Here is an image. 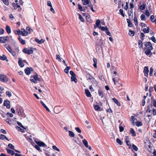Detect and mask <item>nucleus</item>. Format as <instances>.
<instances>
[{"instance_id":"63","label":"nucleus","mask_w":156,"mask_h":156,"mask_svg":"<svg viewBox=\"0 0 156 156\" xmlns=\"http://www.w3.org/2000/svg\"><path fill=\"white\" fill-rule=\"evenodd\" d=\"M3 3L6 5H9V2L8 0H2Z\"/></svg>"},{"instance_id":"37","label":"nucleus","mask_w":156,"mask_h":156,"mask_svg":"<svg viewBox=\"0 0 156 156\" xmlns=\"http://www.w3.org/2000/svg\"><path fill=\"white\" fill-rule=\"evenodd\" d=\"M133 20L135 25L136 26H138V23L137 21V19L136 15H134Z\"/></svg>"},{"instance_id":"46","label":"nucleus","mask_w":156,"mask_h":156,"mask_svg":"<svg viewBox=\"0 0 156 156\" xmlns=\"http://www.w3.org/2000/svg\"><path fill=\"white\" fill-rule=\"evenodd\" d=\"M40 146H39L38 145H36L35 146V148L38 151L40 152H42V151L41 150L40 148Z\"/></svg>"},{"instance_id":"54","label":"nucleus","mask_w":156,"mask_h":156,"mask_svg":"<svg viewBox=\"0 0 156 156\" xmlns=\"http://www.w3.org/2000/svg\"><path fill=\"white\" fill-rule=\"evenodd\" d=\"M132 147L133 149L135 151H137L138 150V147L134 144H133L132 145Z\"/></svg>"},{"instance_id":"14","label":"nucleus","mask_w":156,"mask_h":156,"mask_svg":"<svg viewBox=\"0 0 156 156\" xmlns=\"http://www.w3.org/2000/svg\"><path fill=\"white\" fill-rule=\"evenodd\" d=\"M125 141L127 145L130 147L131 146V144L130 143V141L129 140V137L128 136H125Z\"/></svg>"},{"instance_id":"13","label":"nucleus","mask_w":156,"mask_h":156,"mask_svg":"<svg viewBox=\"0 0 156 156\" xmlns=\"http://www.w3.org/2000/svg\"><path fill=\"white\" fill-rule=\"evenodd\" d=\"M3 105L5 106L7 108H10V101L7 100H5L4 101Z\"/></svg>"},{"instance_id":"62","label":"nucleus","mask_w":156,"mask_h":156,"mask_svg":"<svg viewBox=\"0 0 156 156\" xmlns=\"http://www.w3.org/2000/svg\"><path fill=\"white\" fill-rule=\"evenodd\" d=\"M78 9L80 11H83V9L82 7V6L81 5H80V4H78Z\"/></svg>"},{"instance_id":"23","label":"nucleus","mask_w":156,"mask_h":156,"mask_svg":"<svg viewBox=\"0 0 156 156\" xmlns=\"http://www.w3.org/2000/svg\"><path fill=\"white\" fill-rule=\"evenodd\" d=\"M130 133L132 134V136H135L136 135L135 132L134 130L133 129L130 128L129 130Z\"/></svg>"},{"instance_id":"52","label":"nucleus","mask_w":156,"mask_h":156,"mask_svg":"<svg viewBox=\"0 0 156 156\" xmlns=\"http://www.w3.org/2000/svg\"><path fill=\"white\" fill-rule=\"evenodd\" d=\"M140 18L142 20H145V15L144 14H142L140 16Z\"/></svg>"},{"instance_id":"43","label":"nucleus","mask_w":156,"mask_h":156,"mask_svg":"<svg viewBox=\"0 0 156 156\" xmlns=\"http://www.w3.org/2000/svg\"><path fill=\"white\" fill-rule=\"evenodd\" d=\"M13 6L14 7V9H16L17 8H20V6L18 4V3L15 4L14 3L13 4Z\"/></svg>"},{"instance_id":"11","label":"nucleus","mask_w":156,"mask_h":156,"mask_svg":"<svg viewBox=\"0 0 156 156\" xmlns=\"http://www.w3.org/2000/svg\"><path fill=\"white\" fill-rule=\"evenodd\" d=\"M144 76L147 77L149 72V69L147 66H145L143 71Z\"/></svg>"},{"instance_id":"42","label":"nucleus","mask_w":156,"mask_h":156,"mask_svg":"<svg viewBox=\"0 0 156 156\" xmlns=\"http://www.w3.org/2000/svg\"><path fill=\"white\" fill-rule=\"evenodd\" d=\"M88 6L90 8L91 10V11L93 12H95V11L93 9V6L91 4V3L90 2L88 5Z\"/></svg>"},{"instance_id":"29","label":"nucleus","mask_w":156,"mask_h":156,"mask_svg":"<svg viewBox=\"0 0 156 156\" xmlns=\"http://www.w3.org/2000/svg\"><path fill=\"white\" fill-rule=\"evenodd\" d=\"M41 105L44 106V107L45 108L47 111L48 112H50V111L48 108L47 106L44 104V103L43 102V101H41Z\"/></svg>"},{"instance_id":"31","label":"nucleus","mask_w":156,"mask_h":156,"mask_svg":"<svg viewBox=\"0 0 156 156\" xmlns=\"http://www.w3.org/2000/svg\"><path fill=\"white\" fill-rule=\"evenodd\" d=\"M151 103L153 104V106L156 108V100L153 99V97L151 98Z\"/></svg>"},{"instance_id":"47","label":"nucleus","mask_w":156,"mask_h":156,"mask_svg":"<svg viewBox=\"0 0 156 156\" xmlns=\"http://www.w3.org/2000/svg\"><path fill=\"white\" fill-rule=\"evenodd\" d=\"M69 135L71 137H73L74 136V134L73 132L71 131H69Z\"/></svg>"},{"instance_id":"9","label":"nucleus","mask_w":156,"mask_h":156,"mask_svg":"<svg viewBox=\"0 0 156 156\" xmlns=\"http://www.w3.org/2000/svg\"><path fill=\"white\" fill-rule=\"evenodd\" d=\"M9 39V37L8 36L0 37V43H5Z\"/></svg>"},{"instance_id":"64","label":"nucleus","mask_w":156,"mask_h":156,"mask_svg":"<svg viewBox=\"0 0 156 156\" xmlns=\"http://www.w3.org/2000/svg\"><path fill=\"white\" fill-rule=\"evenodd\" d=\"M119 131L120 132H121L123 131V130H124V127L122 126H119Z\"/></svg>"},{"instance_id":"49","label":"nucleus","mask_w":156,"mask_h":156,"mask_svg":"<svg viewBox=\"0 0 156 156\" xmlns=\"http://www.w3.org/2000/svg\"><path fill=\"white\" fill-rule=\"evenodd\" d=\"M150 71L149 72V75L150 76H151L152 75L153 72V69L152 67H151L150 69Z\"/></svg>"},{"instance_id":"58","label":"nucleus","mask_w":156,"mask_h":156,"mask_svg":"<svg viewBox=\"0 0 156 156\" xmlns=\"http://www.w3.org/2000/svg\"><path fill=\"white\" fill-rule=\"evenodd\" d=\"M17 123L18 124V125L20 127L23 128L24 129H25L24 126L22 125V124H21V122H19L18 121L17 122Z\"/></svg>"},{"instance_id":"1","label":"nucleus","mask_w":156,"mask_h":156,"mask_svg":"<svg viewBox=\"0 0 156 156\" xmlns=\"http://www.w3.org/2000/svg\"><path fill=\"white\" fill-rule=\"evenodd\" d=\"M145 46V55L149 57H151L153 54L151 51L153 49L151 43L149 41L146 42Z\"/></svg>"},{"instance_id":"50","label":"nucleus","mask_w":156,"mask_h":156,"mask_svg":"<svg viewBox=\"0 0 156 156\" xmlns=\"http://www.w3.org/2000/svg\"><path fill=\"white\" fill-rule=\"evenodd\" d=\"M105 32L107 35H108L109 36H112V34L108 30V28L107 29H106V30L105 31Z\"/></svg>"},{"instance_id":"3","label":"nucleus","mask_w":156,"mask_h":156,"mask_svg":"<svg viewBox=\"0 0 156 156\" xmlns=\"http://www.w3.org/2000/svg\"><path fill=\"white\" fill-rule=\"evenodd\" d=\"M152 109V112H153V115H156V109L153 107V105L152 104H149L147 107V109L146 111L147 113H150Z\"/></svg>"},{"instance_id":"7","label":"nucleus","mask_w":156,"mask_h":156,"mask_svg":"<svg viewBox=\"0 0 156 156\" xmlns=\"http://www.w3.org/2000/svg\"><path fill=\"white\" fill-rule=\"evenodd\" d=\"M0 81L1 82H6L8 81V80L6 76L0 74Z\"/></svg>"},{"instance_id":"4","label":"nucleus","mask_w":156,"mask_h":156,"mask_svg":"<svg viewBox=\"0 0 156 156\" xmlns=\"http://www.w3.org/2000/svg\"><path fill=\"white\" fill-rule=\"evenodd\" d=\"M33 48H31L30 49L27 48H25L22 51L25 54H26L28 55H30L33 53Z\"/></svg>"},{"instance_id":"30","label":"nucleus","mask_w":156,"mask_h":156,"mask_svg":"<svg viewBox=\"0 0 156 156\" xmlns=\"http://www.w3.org/2000/svg\"><path fill=\"white\" fill-rule=\"evenodd\" d=\"M82 142L83 144L86 147H88V142L86 139H84L83 140H82Z\"/></svg>"},{"instance_id":"6","label":"nucleus","mask_w":156,"mask_h":156,"mask_svg":"<svg viewBox=\"0 0 156 156\" xmlns=\"http://www.w3.org/2000/svg\"><path fill=\"white\" fill-rule=\"evenodd\" d=\"M34 71V69L31 67H27L24 69L25 73L27 75H29Z\"/></svg>"},{"instance_id":"33","label":"nucleus","mask_w":156,"mask_h":156,"mask_svg":"<svg viewBox=\"0 0 156 156\" xmlns=\"http://www.w3.org/2000/svg\"><path fill=\"white\" fill-rule=\"evenodd\" d=\"M126 20L128 24V26L129 27H132L133 26V24L130 20L127 19Z\"/></svg>"},{"instance_id":"61","label":"nucleus","mask_w":156,"mask_h":156,"mask_svg":"<svg viewBox=\"0 0 156 156\" xmlns=\"http://www.w3.org/2000/svg\"><path fill=\"white\" fill-rule=\"evenodd\" d=\"M154 16L152 15L150 16V19L151 21L153 23H154Z\"/></svg>"},{"instance_id":"48","label":"nucleus","mask_w":156,"mask_h":156,"mask_svg":"<svg viewBox=\"0 0 156 156\" xmlns=\"http://www.w3.org/2000/svg\"><path fill=\"white\" fill-rule=\"evenodd\" d=\"M56 59L60 62L62 61L61 58L58 54L56 55Z\"/></svg>"},{"instance_id":"19","label":"nucleus","mask_w":156,"mask_h":156,"mask_svg":"<svg viewBox=\"0 0 156 156\" xmlns=\"http://www.w3.org/2000/svg\"><path fill=\"white\" fill-rule=\"evenodd\" d=\"M86 77L87 80H91L92 79H95L94 78L88 73H87Z\"/></svg>"},{"instance_id":"32","label":"nucleus","mask_w":156,"mask_h":156,"mask_svg":"<svg viewBox=\"0 0 156 156\" xmlns=\"http://www.w3.org/2000/svg\"><path fill=\"white\" fill-rule=\"evenodd\" d=\"M128 15L130 19V17L132 18L133 17V10H129L128 12Z\"/></svg>"},{"instance_id":"8","label":"nucleus","mask_w":156,"mask_h":156,"mask_svg":"<svg viewBox=\"0 0 156 156\" xmlns=\"http://www.w3.org/2000/svg\"><path fill=\"white\" fill-rule=\"evenodd\" d=\"M141 5L139 7L140 9L141 10H144L145 9L146 7V4L144 1H142L139 3Z\"/></svg>"},{"instance_id":"34","label":"nucleus","mask_w":156,"mask_h":156,"mask_svg":"<svg viewBox=\"0 0 156 156\" xmlns=\"http://www.w3.org/2000/svg\"><path fill=\"white\" fill-rule=\"evenodd\" d=\"M4 139H6V140H9V139H8V138L4 135L1 134L0 135V139L3 140Z\"/></svg>"},{"instance_id":"38","label":"nucleus","mask_w":156,"mask_h":156,"mask_svg":"<svg viewBox=\"0 0 156 156\" xmlns=\"http://www.w3.org/2000/svg\"><path fill=\"white\" fill-rule=\"evenodd\" d=\"M136 125L138 127L142 126L143 123L141 122L136 121L135 122Z\"/></svg>"},{"instance_id":"26","label":"nucleus","mask_w":156,"mask_h":156,"mask_svg":"<svg viewBox=\"0 0 156 156\" xmlns=\"http://www.w3.org/2000/svg\"><path fill=\"white\" fill-rule=\"evenodd\" d=\"M71 79L72 81H74L76 83H77V80L76 77V75H75L74 76H71Z\"/></svg>"},{"instance_id":"40","label":"nucleus","mask_w":156,"mask_h":156,"mask_svg":"<svg viewBox=\"0 0 156 156\" xmlns=\"http://www.w3.org/2000/svg\"><path fill=\"white\" fill-rule=\"evenodd\" d=\"M100 21L99 19H98L96 20V25L98 28H99L100 27H101V25L100 24Z\"/></svg>"},{"instance_id":"56","label":"nucleus","mask_w":156,"mask_h":156,"mask_svg":"<svg viewBox=\"0 0 156 156\" xmlns=\"http://www.w3.org/2000/svg\"><path fill=\"white\" fill-rule=\"evenodd\" d=\"M26 29L27 30L28 32H29V33L30 34L31 32L33 31L32 29L30 28L29 27H26Z\"/></svg>"},{"instance_id":"45","label":"nucleus","mask_w":156,"mask_h":156,"mask_svg":"<svg viewBox=\"0 0 156 156\" xmlns=\"http://www.w3.org/2000/svg\"><path fill=\"white\" fill-rule=\"evenodd\" d=\"M149 39L150 40H151L154 43H156V39L154 36H152L151 37L149 38Z\"/></svg>"},{"instance_id":"51","label":"nucleus","mask_w":156,"mask_h":156,"mask_svg":"<svg viewBox=\"0 0 156 156\" xmlns=\"http://www.w3.org/2000/svg\"><path fill=\"white\" fill-rule=\"evenodd\" d=\"M100 108V107L98 105H94V108L95 110L98 111Z\"/></svg>"},{"instance_id":"59","label":"nucleus","mask_w":156,"mask_h":156,"mask_svg":"<svg viewBox=\"0 0 156 156\" xmlns=\"http://www.w3.org/2000/svg\"><path fill=\"white\" fill-rule=\"evenodd\" d=\"M52 148L53 149L55 150L58 151H60L59 149L56 146L54 145L52 146Z\"/></svg>"},{"instance_id":"27","label":"nucleus","mask_w":156,"mask_h":156,"mask_svg":"<svg viewBox=\"0 0 156 156\" xmlns=\"http://www.w3.org/2000/svg\"><path fill=\"white\" fill-rule=\"evenodd\" d=\"M93 61L94 62L93 66L94 68L97 69V60L96 58H93Z\"/></svg>"},{"instance_id":"25","label":"nucleus","mask_w":156,"mask_h":156,"mask_svg":"<svg viewBox=\"0 0 156 156\" xmlns=\"http://www.w3.org/2000/svg\"><path fill=\"white\" fill-rule=\"evenodd\" d=\"M18 39L20 42V43L23 45H24L25 44V41L23 39L20 37V36H19L18 38Z\"/></svg>"},{"instance_id":"36","label":"nucleus","mask_w":156,"mask_h":156,"mask_svg":"<svg viewBox=\"0 0 156 156\" xmlns=\"http://www.w3.org/2000/svg\"><path fill=\"white\" fill-rule=\"evenodd\" d=\"M138 45H139V47L140 48H142L143 47V43L142 41L141 40H139L138 42Z\"/></svg>"},{"instance_id":"17","label":"nucleus","mask_w":156,"mask_h":156,"mask_svg":"<svg viewBox=\"0 0 156 156\" xmlns=\"http://www.w3.org/2000/svg\"><path fill=\"white\" fill-rule=\"evenodd\" d=\"M18 63L20 67L22 68L24 66V64L22 61V59L21 58H19Z\"/></svg>"},{"instance_id":"20","label":"nucleus","mask_w":156,"mask_h":156,"mask_svg":"<svg viewBox=\"0 0 156 156\" xmlns=\"http://www.w3.org/2000/svg\"><path fill=\"white\" fill-rule=\"evenodd\" d=\"M98 92L99 95L100 96L101 98H103L104 95L103 94V91L101 89H99L98 90Z\"/></svg>"},{"instance_id":"5","label":"nucleus","mask_w":156,"mask_h":156,"mask_svg":"<svg viewBox=\"0 0 156 156\" xmlns=\"http://www.w3.org/2000/svg\"><path fill=\"white\" fill-rule=\"evenodd\" d=\"M15 50V51H14L10 48V53L15 58H16L17 57L16 53L18 54L19 52V50L18 47L16 48Z\"/></svg>"},{"instance_id":"22","label":"nucleus","mask_w":156,"mask_h":156,"mask_svg":"<svg viewBox=\"0 0 156 156\" xmlns=\"http://www.w3.org/2000/svg\"><path fill=\"white\" fill-rule=\"evenodd\" d=\"M114 102L118 106H121V104L119 101L115 98H113L112 99Z\"/></svg>"},{"instance_id":"24","label":"nucleus","mask_w":156,"mask_h":156,"mask_svg":"<svg viewBox=\"0 0 156 156\" xmlns=\"http://www.w3.org/2000/svg\"><path fill=\"white\" fill-rule=\"evenodd\" d=\"M82 2L83 5H88L90 3V0H82Z\"/></svg>"},{"instance_id":"41","label":"nucleus","mask_w":156,"mask_h":156,"mask_svg":"<svg viewBox=\"0 0 156 156\" xmlns=\"http://www.w3.org/2000/svg\"><path fill=\"white\" fill-rule=\"evenodd\" d=\"M10 149L14 150L16 152H18L19 153H20V151L16 150H15L14 145L11 144H10Z\"/></svg>"},{"instance_id":"16","label":"nucleus","mask_w":156,"mask_h":156,"mask_svg":"<svg viewBox=\"0 0 156 156\" xmlns=\"http://www.w3.org/2000/svg\"><path fill=\"white\" fill-rule=\"evenodd\" d=\"M0 59L2 61L5 60L7 62L9 61V60L7 58V57L4 55H0Z\"/></svg>"},{"instance_id":"60","label":"nucleus","mask_w":156,"mask_h":156,"mask_svg":"<svg viewBox=\"0 0 156 156\" xmlns=\"http://www.w3.org/2000/svg\"><path fill=\"white\" fill-rule=\"evenodd\" d=\"M99 28H101V30L102 31H106V29H107L108 28H107V27H100Z\"/></svg>"},{"instance_id":"28","label":"nucleus","mask_w":156,"mask_h":156,"mask_svg":"<svg viewBox=\"0 0 156 156\" xmlns=\"http://www.w3.org/2000/svg\"><path fill=\"white\" fill-rule=\"evenodd\" d=\"M16 129L18 131H20L22 133H24L25 131L23 129H21L20 127L16 126L15 127Z\"/></svg>"},{"instance_id":"35","label":"nucleus","mask_w":156,"mask_h":156,"mask_svg":"<svg viewBox=\"0 0 156 156\" xmlns=\"http://www.w3.org/2000/svg\"><path fill=\"white\" fill-rule=\"evenodd\" d=\"M135 32L134 31L130 29L129 30V35L132 37L134 35Z\"/></svg>"},{"instance_id":"2","label":"nucleus","mask_w":156,"mask_h":156,"mask_svg":"<svg viewBox=\"0 0 156 156\" xmlns=\"http://www.w3.org/2000/svg\"><path fill=\"white\" fill-rule=\"evenodd\" d=\"M36 74L34 75L31 76L30 77V80L33 82L35 83H37L38 81L41 82V79L40 78L38 77V75L37 73H35Z\"/></svg>"},{"instance_id":"39","label":"nucleus","mask_w":156,"mask_h":156,"mask_svg":"<svg viewBox=\"0 0 156 156\" xmlns=\"http://www.w3.org/2000/svg\"><path fill=\"white\" fill-rule=\"evenodd\" d=\"M71 69L70 66H66L64 70V72L66 73H68L69 70Z\"/></svg>"},{"instance_id":"57","label":"nucleus","mask_w":156,"mask_h":156,"mask_svg":"<svg viewBox=\"0 0 156 156\" xmlns=\"http://www.w3.org/2000/svg\"><path fill=\"white\" fill-rule=\"evenodd\" d=\"M116 142L119 145H121L122 144V143L121 140L118 138L116 139Z\"/></svg>"},{"instance_id":"53","label":"nucleus","mask_w":156,"mask_h":156,"mask_svg":"<svg viewBox=\"0 0 156 156\" xmlns=\"http://www.w3.org/2000/svg\"><path fill=\"white\" fill-rule=\"evenodd\" d=\"M119 12L120 14L123 17H124L125 15L123 13V11L122 9H119Z\"/></svg>"},{"instance_id":"55","label":"nucleus","mask_w":156,"mask_h":156,"mask_svg":"<svg viewBox=\"0 0 156 156\" xmlns=\"http://www.w3.org/2000/svg\"><path fill=\"white\" fill-rule=\"evenodd\" d=\"M6 30L8 34L10 33V27L9 26L7 25L6 26Z\"/></svg>"},{"instance_id":"15","label":"nucleus","mask_w":156,"mask_h":156,"mask_svg":"<svg viewBox=\"0 0 156 156\" xmlns=\"http://www.w3.org/2000/svg\"><path fill=\"white\" fill-rule=\"evenodd\" d=\"M22 35L23 36H26L29 34L28 32L27 31L23 28L21 29Z\"/></svg>"},{"instance_id":"10","label":"nucleus","mask_w":156,"mask_h":156,"mask_svg":"<svg viewBox=\"0 0 156 156\" xmlns=\"http://www.w3.org/2000/svg\"><path fill=\"white\" fill-rule=\"evenodd\" d=\"M61 109L60 107L59 106H55L54 108V112L56 114H58L60 112Z\"/></svg>"},{"instance_id":"12","label":"nucleus","mask_w":156,"mask_h":156,"mask_svg":"<svg viewBox=\"0 0 156 156\" xmlns=\"http://www.w3.org/2000/svg\"><path fill=\"white\" fill-rule=\"evenodd\" d=\"M35 142L40 147H46L47 146L42 141H35Z\"/></svg>"},{"instance_id":"18","label":"nucleus","mask_w":156,"mask_h":156,"mask_svg":"<svg viewBox=\"0 0 156 156\" xmlns=\"http://www.w3.org/2000/svg\"><path fill=\"white\" fill-rule=\"evenodd\" d=\"M85 94L88 97H90L91 96V94L88 89H85Z\"/></svg>"},{"instance_id":"44","label":"nucleus","mask_w":156,"mask_h":156,"mask_svg":"<svg viewBox=\"0 0 156 156\" xmlns=\"http://www.w3.org/2000/svg\"><path fill=\"white\" fill-rule=\"evenodd\" d=\"M151 143L150 142H147V143H145V147L147 148H148L150 147H151Z\"/></svg>"},{"instance_id":"21","label":"nucleus","mask_w":156,"mask_h":156,"mask_svg":"<svg viewBox=\"0 0 156 156\" xmlns=\"http://www.w3.org/2000/svg\"><path fill=\"white\" fill-rule=\"evenodd\" d=\"M35 41L39 44H41L43 43L44 41V40L43 39H41L39 40L38 39L36 38L35 39Z\"/></svg>"}]
</instances>
